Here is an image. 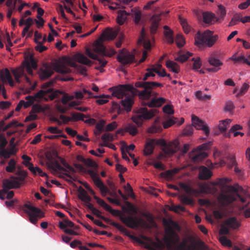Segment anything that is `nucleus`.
Here are the masks:
<instances>
[{"instance_id":"30","label":"nucleus","mask_w":250,"mask_h":250,"mask_svg":"<svg viewBox=\"0 0 250 250\" xmlns=\"http://www.w3.org/2000/svg\"><path fill=\"white\" fill-rule=\"evenodd\" d=\"M166 66L168 68H171V71L175 73H178L180 71L179 66L173 61H167L166 62Z\"/></svg>"},{"instance_id":"32","label":"nucleus","mask_w":250,"mask_h":250,"mask_svg":"<svg viewBox=\"0 0 250 250\" xmlns=\"http://www.w3.org/2000/svg\"><path fill=\"white\" fill-rule=\"evenodd\" d=\"M4 77V81H3L5 82L6 81H7L9 85L11 86H14V81L11 76L10 72L7 68H5L4 69V74H3Z\"/></svg>"},{"instance_id":"31","label":"nucleus","mask_w":250,"mask_h":250,"mask_svg":"<svg viewBox=\"0 0 250 250\" xmlns=\"http://www.w3.org/2000/svg\"><path fill=\"white\" fill-rule=\"evenodd\" d=\"M96 53L104 56L106 47L104 45L102 41H97L94 49Z\"/></svg>"},{"instance_id":"54","label":"nucleus","mask_w":250,"mask_h":250,"mask_svg":"<svg viewBox=\"0 0 250 250\" xmlns=\"http://www.w3.org/2000/svg\"><path fill=\"white\" fill-rule=\"evenodd\" d=\"M32 111L34 113H40L44 111V108L39 104H35L32 106Z\"/></svg>"},{"instance_id":"20","label":"nucleus","mask_w":250,"mask_h":250,"mask_svg":"<svg viewBox=\"0 0 250 250\" xmlns=\"http://www.w3.org/2000/svg\"><path fill=\"white\" fill-rule=\"evenodd\" d=\"M86 52L88 56L90 58L98 61V64L100 65V66L97 67L96 68L97 69L101 70V68L105 66L107 63V61L104 59L99 58L97 54L92 53L88 49H87Z\"/></svg>"},{"instance_id":"14","label":"nucleus","mask_w":250,"mask_h":250,"mask_svg":"<svg viewBox=\"0 0 250 250\" xmlns=\"http://www.w3.org/2000/svg\"><path fill=\"white\" fill-rule=\"evenodd\" d=\"M192 125L197 129L203 130L206 136H208L209 133V130L205 123L197 116L193 115L191 118Z\"/></svg>"},{"instance_id":"27","label":"nucleus","mask_w":250,"mask_h":250,"mask_svg":"<svg viewBox=\"0 0 250 250\" xmlns=\"http://www.w3.org/2000/svg\"><path fill=\"white\" fill-rule=\"evenodd\" d=\"M211 176V172L206 167H201V170L199 174V178L201 180H208Z\"/></svg>"},{"instance_id":"5","label":"nucleus","mask_w":250,"mask_h":250,"mask_svg":"<svg viewBox=\"0 0 250 250\" xmlns=\"http://www.w3.org/2000/svg\"><path fill=\"white\" fill-rule=\"evenodd\" d=\"M179 186L188 194H182L180 196L181 201L183 204L186 205H193V199L190 196H198L201 192H206V190L208 188L206 185H202L200 186L201 189L200 191L198 189L193 188L190 186L183 183H180Z\"/></svg>"},{"instance_id":"41","label":"nucleus","mask_w":250,"mask_h":250,"mask_svg":"<svg viewBox=\"0 0 250 250\" xmlns=\"http://www.w3.org/2000/svg\"><path fill=\"white\" fill-rule=\"evenodd\" d=\"M16 162L13 159H11L8 162V166L5 168V170L8 172H13L16 169Z\"/></svg>"},{"instance_id":"59","label":"nucleus","mask_w":250,"mask_h":250,"mask_svg":"<svg viewBox=\"0 0 250 250\" xmlns=\"http://www.w3.org/2000/svg\"><path fill=\"white\" fill-rule=\"evenodd\" d=\"M110 225L115 227L121 231H122L123 232H126L127 231L126 229L119 223H117L115 222H111L110 223Z\"/></svg>"},{"instance_id":"33","label":"nucleus","mask_w":250,"mask_h":250,"mask_svg":"<svg viewBox=\"0 0 250 250\" xmlns=\"http://www.w3.org/2000/svg\"><path fill=\"white\" fill-rule=\"evenodd\" d=\"M59 228L61 229H67V227L73 228L74 227V224L68 219H65L64 220V223L60 222L59 223Z\"/></svg>"},{"instance_id":"25","label":"nucleus","mask_w":250,"mask_h":250,"mask_svg":"<svg viewBox=\"0 0 250 250\" xmlns=\"http://www.w3.org/2000/svg\"><path fill=\"white\" fill-rule=\"evenodd\" d=\"M164 29H165V31L164 32L166 41L170 44L173 43L174 42V38H173V32L167 26L165 25L164 26Z\"/></svg>"},{"instance_id":"1","label":"nucleus","mask_w":250,"mask_h":250,"mask_svg":"<svg viewBox=\"0 0 250 250\" xmlns=\"http://www.w3.org/2000/svg\"><path fill=\"white\" fill-rule=\"evenodd\" d=\"M110 89L112 92V96L116 97L119 99H122L119 103L116 102H112L111 107L112 111L117 112L118 114H123L125 111L126 112L130 111L134 103L133 98L126 96L125 92L136 91L139 94L141 91L131 85H121L119 87H112Z\"/></svg>"},{"instance_id":"7","label":"nucleus","mask_w":250,"mask_h":250,"mask_svg":"<svg viewBox=\"0 0 250 250\" xmlns=\"http://www.w3.org/2000/svg\"><path fill=\"white\" fill-rule=\"evenodd\" d=\"M218 39V35H213V32L208 30L202 33L198 32L195 37V44L197 45H205L211 47Z\"/></svg>"},{"instance_id":"42","label":"nucleus","mask_w":250,"mask_h":250,"mask_svg":"<svg viewBox=\"0 0 250 250\" xmlns=\"http://www.w3.org/2000/svg\"><path fill=\"white\" fill-rule=\"evenodd\" d=\"M86 117V116L83 114L80 113H72L71 115L72 121L77 122L78 121H84V118Z\"/></svg>"},{"instance_id":"2","label":"nucleus","mask_w":250,"mask_h":250,"mask_svg":"<svg viewBox=\"0 0 250 250\" xmlns=\"http://www.w3.org/2000/svg\"><path fill=\"white\" fill-rule=\"evenodd\" d=\"M157 68L155 65H152L151 67L147 68L146 73L142 78L143 81L137 82L135 83V86L138 88H143L144 89L141 90L139 94V97L142 100H149L151 96L156 95V92L153 90L157 87H162L163 84L155 82H146L149 77L155 76V71Z\"/></svg>"},{"instance_id":"37","label":"nucleus","mask_w":250,"mask_h":250,"mask_svg":"<svg viewBox=\"0 0 250 250\" xmlns=\"http://www.w3.org/2000/svg\"><path fill=\"white\" fill-rule=\"evenodd\" d=\"M10 189H6L4 192H2L1 195H0V199L1 200H4L5 198L10 199L13 197L14 192L13 191H8Z\"/></svg>"},{"instance_id":"60","label":"nucleus","mask_w":250,"mask_h":250,"mask_svg":"<svg viewBox=\"0 0 250 250\" xmlns=\"http://www.w3.org/2000/svg\"><path fill=\"white\" fill-rule=\"evenodd\" d=\"M7 142L3 134H0V149H5Z\"/></svg>"},{"instance_id":"11","label":"nucleus","mask_w":250,"mask_h":250,"mask_svg":"<svg viewBox=\"0 0 250 250\" xmlns=\"http://www.w3.org/2000/svg\"><path fill=\"white\" fill-rule=\"evenodd\" d=\"M53 81H51L43 83L42 86V88L44 89L47 88H48L45 90H40L38 92L36 93L34 96V97L35 98V100L37 99H41L42 98H45V97L48 94H50L48 96L51 100L54 99L56 97V95L52 93L53 89L50 87L53 84Z\"/></svg>"},{"instance_id":"24","label":"nucleus","mask_w":250,"mask_h":250,"mask_svg":"<svg viewBox=\"0 0 250 250\" xmlns=\"http://www.w3.org/2000/svg\"><path fill=\"white\" fill-rule=\"evenodd\" d=\"M74 58L76 61L81 64L88 66L91 64V61L83 54L80 53L76 54L74 56Z\"/></svg>"},{"instance_id":"62","label":"nucleus","mask_w":250,"mask_h":250,"mask_svg":"<svg viewBox=\"0 0 250 250\" xmlns=\"http://www.w3.org/2000/svg\"><path fill=\"white\" fill-rule=\"evenodd\" d=\"M141 19V13L140 11L135 12L134 14V21L135 24H138L140 23Z\"/></svg>"},{"instance_id":"56","label":"nucleus","mask_w":250,"mask_h":250,"mask_svg":"<svg viewBox=\"0 0 250 250\" xmlns=\"http://www.w3.org/2000/svg\"><path fill=\"white\" fill-rule=\"evenodd\" d=\"M220 241L223 246L228 247H231L232 246L231 241L225 236L221 237L220 238Z\"/></svg>"},{"instance_id":"45","label":"nucleus","mask_w":250,"mask_h":250,"mask_svg":"<svg viewBox=\"0 0 250 250\" xmlns=\"http://www.w3.org/2000/svg\"><path fill=\"white\" fill-rule=\"evenodd\" d=\"M192 61L194 62L192 69L195 71H198L202 66L200 58L199 57L196 58H193Z\"/></svg>"},{"instance_id":"29","label":"nucleus","mask_w":250,"mask_h":250,"mask_svg":"<svg viewBox=\"0 0 250 250\" xmlns=\"http://www.w3.org/2000/svg\"><path fill=\"white\" fill-rule=\"evenodd\" d=\"M28 169L34 174H36L37 173H38L42 177H47V175L46 173L43 172L42 170L38 167H34L32 163H29Z\"/></svg>"},{"instance_id":"19","label":"nucleus","mask_w":250,"mask_h":250,"mask_svg":"<svg viewBox=\"0 0 250 250\" xmlns=\"http://www.w3.org/2000/svg\"><path fill=\"white\" fill-rule=\"evenodd\" d=\"M63 166L66 168L65 169L67 171H64L65 172H61L59 177L64 179L65 177H67L71 179L75 180L72 177V175H74L75 174L76 170L67 162Z\"/></svg>"},{"instance_id":"57","label":"nucleus","mask_w":250,"mask_h":250,"mask_svg":"<svg viewBox=\"0 0 250 250\" xmlns=\"http://www.w3.org/2000/svg\"><path fill=\"white\" fill-rule=\"evenodd\" d=\"M102 140L104 142V144L106 141H112L114 139V136L110 133H104L102 137Z\"/></svg>"},{"instance_id":"46","label":"nucleus","mask_w":250,"mask_h":250,"mask_svg":"<svg viewBox=\"0 0 250 250\" xmlns=\"http://www.w3.org/2000/svg\"><path fill=\"white\" fill-rule=\"evenodd\" d=\"M71 66L76 68L81 74L83 75L86 74V68L85 67L76 63H72Z\"/></svg>"},{"instance_id":"39","label":"nucleus","mask_w":250,"mask_h":250,"mask_svg":"<svg viewBox=\"0 0 250 250\" xmlns=\"http://www.w3.org/2000/svg\"><path fill=\"white\" fill-rule=\"evenodd\" d=\"M231 121V120L230 119H226L225 120L222 121L218 125L220 130L221 132L226 131Z\"/></svg>"},{"instance_id":"18","label":"nucleus","mask_w":250,"mask_h":250,"mask_svg":"<svg viewBox=\"0 0 250 250\" xmlns=\"http://www.w3.org/2000/svg\"><path fill=\"white\" fill-rule=\"evenodd\" d=\"M170 223L171 226H168L167 229H166V233L169 235L170 238H173L174 237H178V234L174 231L173 229L177 230H180V227L178 224L176 222H174L171 220H170Z\"/></svg>"},{"instance_id":"36","label":"nucleus","mask_w":250,"mask_h":250,"mask_svg":"<svg viewBox=\"0 0 250 250\" xmlns=\"http://www.w3.org/2000/svg\"><path fill=\"white\" fill-rule=\"evenodd\" d=\"M192 54L189 52H187L186 54L179 55L175 57V60L180 62H186L188 59L191 56Z\"/></svg>"},{"instance_id":"55","label":"nucleus","mask_w":250,"mask_h":250,"mask_svg":"<svg viewBox=\"0 0 250 250\" xmlns=\"http://www.w3.org/2000/svg\"><path fill=\"white\" fill-rule=\"evenodd\" d=\"M241 21V16L239 15H235L229 23V26H232L237 24V21Z\"/></svg>"},{"instance_id":"63","label":"nucleus","mask_w":250,"mask_h":250,"mask_svg":"<svg viewBox=\"0 0 250 250\" xmlns=\"http://www.w3.org/2000/svg\"><path fill=\"white\" fill-rule=\"evenodd\" d=\"M117 33L116 32L111 31L106 33L105 38L107 40H112L117 36Z\"/></svg>"},{"instance_id":"15","label":"nucleus","mask_w":250,"mask_h":250,"mask_svg":"<svg viewBox=\"0 0 250 250\" xmlns=\"http://www.w3.org/2000/svg\"><path fill=\"white\" fill-rule=\"evenodd\" d=\"M121 221L128 227L133 229L138 227L140 221H143L142 219H138L137 217H133L131 216L120 217Z\"/></svg>"},{"instance_id":"28","label":"nucleus","mask_w":250,"mask_h":250,"mask_svg":"<svg viewBox=\"0 0 250 250\" xmlns=\"http://www.w3.org/2000/svg\"><path fill=\"white\" fill-rule=\"evenodd\" d=\"M128 15V14L125 10H119L117 17L118 23L120 25L123 24L127 19V16Z\"/></svg>"},{"instance_id":"40","label":"nucleus","mask_w":250,"mask_h":250,"mask_svg":"<svg viewBox=\"0 0 250 250\" xmlns=\"http://www.w3.org/2000/svg\"><path fill=\"white\" fill-rule=\"evenodd\" d=\"M175 42L178 47L181 48L183 46L185 43L183 36L180 34H177L175 38Z\"/></svg>"},{"instance_id":"26","label":"nucleus","mask_w":250,"mask_h":250,"mask_svg":"<svg viewBox=\"0 0 250 250\" xmlns=\"http://www.w3.org/2000/svg\"><path fill=\"white\" fill-rule=\"evenodd\" d=\"M219 200L223 205L226 206L236 200V198L232 195L224 194L220 196Z\"/></svg>"},{"instance_id":"61","label":"nucleus","mask_w":250,"mask_h":250,"mask_svg":"<svg viewBox=\"0 0 250 250\" xmlns=\"http://www.w3.org/2000/svg\"><path fill=\"white\" fill-rule=\"evenodd\" d=\"M163 110L164 112L168 114H173L174 113L172 106L169 104H167L165 105L163 108Z\"/></svg>"},{"instance_id":"23","label":"nucleus","mask_w":250,"mask_h":250,"mask_svg":"<svg viewBox=\"0 0 250 250\" xmlns=\"http://www.w3.org/2000/svg\"><path fill=\"white\" fill-rule=\"evenodd\" d=\"M225 224L229 228L235 229H238L241 225V223L237 220L235 217H230L228 219Z\"/></svg>"},{"instance_id":"17","label":"nucleus","mask_w":250,"mask_h":250,"mask_svg":"<svg viewBox=\"0 0 250 250\" xmlns=\"http://www.w3.org/2000/svg\"><path fill=\"white\" fill-rule=\"evenodd\" d=\"M138 44L143 45L144 48L146 50H150L151 48V44L150 40L146 37L145 28H142L140 37L138 40Z\"/></svg>"},{"instance_id":"22","label":"nucleus","mask_w":250,"mask_h":250,"mask_svg":"<svg viewBox=\"0 0 250 250\" xmlns=\"http://www.w3.org/2000/svg\"><path fill=\"white\" fill-rule=\"evenodd\" d=\"M161 20L160 15H154L152 17L151 24L150 27V33L152 35L156 33Z\"/></svg>"},{"instance_id":"53","label":"nucleus","mask_w":250,"mask_h":250,"mask_svg":"<svg viewBox=\"0 0 250 250\" xmlns=\"http://www.w3.org/2000/svg\"><path fill=\"white\" fill-rule=\"evenodd\" d=\"M194 126L193 125H188L183 130V134L185 135H191L193 132Z\"/></svg>"},{"instance_id":"48","label":"nucleus","mask_w":250,"mask_h":250,"mask_svg":"<svg viewBox=\"0 0 250 250\" xmlns=\"http://www.w3.org/2000/svg\"><path fill=\"white\" fill-rule=\"evenodd\" d=\"M25 108H27L30 106L32 105L35 101V98L32 96H27L25 98Z\"/></svg>"},{"instance_id":"12","label":"nucleus","mask_w":250,"mask_h":250,"mask_svg":"<svg viewBox=\"0 0 250 250\" xmlns=\"http://www.w3.org/2000/svg\"><path fill=\"white\" fill-rule=\"evenodd\" d=\"M88 173L91 177L95 185L99 188L103 196H105L107 193H110L108 188L104 185L97 174L94 171L89 170Z\"/></svg>"},{"instance_id":"58","label":"nucleus","mask_w":250,"mask_h":250,"mask_svg":"<svg viewBox=\"0 0 250 250\" xmlns=\"http://www.w3.org/2000/svg\"><path fill=\"white\" fill-rule=\"evenodd\" d=\"M52 169L55 171H66L67 170L61 166V165L58 162H56L54 166L52 167Z\"/></svg>"},{"instance_id":"35","label":"nucleus","mask_w":250,"mask_h":250,"mask_svg":"<svg viewBox=\"0 0 250 250\" xmlns=\"http://www.w3.org/2000/svg\"><path fill=\"white\" fill-rule=\"evenodd\" d=\"M125 132H128L132 136L136 135L138 133V129L135 125L129 124L125 128Z\"/></svg>"},{"instance_id":"38","label":"nucleus","mask_w":250,"mask_h":250,"mask_svg":"<svg viewBox=\"0 0 250 250\" xmlns=\"http://www.w3.org/2000/svg\"><path fill=\"white\" fill-rule=\"evenodd\" d=\"M208 62L211 65L215 67H219L223 65L222 62L220 60L212 56L208 58Z\"/></svg>"},{"instance_id":"9","label":"nucleus","mask_w":250,"mask_h":250,"mask_svg":"<svg viewBox=\"0 0 250 250\" xmlns=\"http://www.w3.org/2000/svg\"><path fill=\"white\" fill-rule=\"evenodd\" d=\"M22 209L29 216L30 222L36 224L38 218H42L44 216V212L40 208L33 206L30 202L25 203L22 207Z\"/></svg>"},{"instance_id":"34","label":"nucleus","mask_w":250,"mask_h":250,"mask_svg":"<svg viewBox=\"0 0 250 250\" xmlns=\"http://www.w3.org/2000/svg\"><path fill=\"white\" fill-rule=\"evenodd\" d=\"M179 22L183 27L184 31L185 33L188 34L190 30V27L189 26L186 19H184L181 16L179 17Z\"/></svg>"},{"instance_id":"44","label":"nucleus","mask_w":250,"mask_h":250,"mask_svg":"<svg viewBox=\"0 0 250 250\" xmlns=\"http://www.w3.org/2000/svg\"><path fill=\"white\" fill-rule=\"evenodd\" d=\"M13 148L10 151H8L6 149H2L0 150V155L2 156L5 159L9 158L11 155H13L15 153L13 151Z\"/></svg>"},{"instance_id":"50","label":"nucleus","mask_w":250,"mask_h":250,"mask_svg":"<svg viewBox=\"0 0 250 250\" xmlns=\"http://www.w3.org/2000/svg\"><path fill=\"white\" fill-rule=\"evenodd\" d=\"M149 165L153 166L155 168L164 170V167L163 164L160 162H156L155 160L152 159L151 162L149 163Z\"/></svg>"},{"instance_id":"51","label":"nucleus","mask_w":250,"mask_h":250,"mask_svg":"<svg viewBox=\"0 0 250 250\" xmlns=\"http://www.w3.org/2000/svg\"><path fill=\"white\" fill-rule=\"evenodd\" d=\"M94 198L96 200L97 203L105 209L109 208V205L106 203L103 200L95 195L94 196Z\"/></svg>"},{"instance_id":"3","label":"nucleus","mask_w":250,"mask_h":250,"mask_svg":"<svg viewBox=\"0 0 250 250\" xmlns=\"http://www.w3.org/2000/svg\"><path fill=\"white\" fill-rule=\"evenodd\" d=\"M156 145L160 146L162 150L167 156L173 155L179 150V142L177 140L167 143L162 139H150L145 145L144 154L145 156L152 154Z\"/></svg>"},{"instance_id":"6","label":"nucleus","mask_w":250,"mask_h":250,"mask_svg":"<svg viewBox=\"0 0 250 250\" xmlns=\"http://www.w3.org/2000/svg\"><path fill=\"white\" fill-rule=\"evenodd\" d=\"M27 176L25 171H20L18 176H12L10 179H4L2 183V189L0 190V195L2 192H5L6 189L19 188L24 182Z\"/></svg>"},{"instance_id":"52","label":"nucleus","mask_w":250,"mask_h":250,"mask_svg":"<svg viewBox=\"0 0 250 250\" xmlns=\"http://www.w3.org/2000/svg\"><path fill=\"white\" fill-rule=\"evenodd\" d=\"M203 17L204 21L208 23L210 22L213 18L212 14L209 12L203 13Z\"/></svg>"},{"instance_id":"21","label":"nucleus","mask_w":250,"mask_h":250,"mask_svg":"<svg viewBox=\"0 0 250 250\" xmlns=\"http://www.w3.org/2000/svg\"><path fill=\"white\" fill-rule=\"evenodd\" d=\"M156 95L151 97L153 98L147 104V105L149 107H160L166 102V99L164 98H156V97L158 95V93L156 92Z\"/></svg>"},{"instance_id":"47","label":"nucleus","mask_w":250,"mask_h":250,"mask_svg":"<svg viewBox=\"0 0 250 250\" xmlns=\"http://www.w3.org/2000/svg\"><path fill=\"white\" fill-rule=\"evenodd\" d=\"M81 161L88 167H97V165L95 162L90 159H85L83 157H81Z\"/></svg>"},{"instance_id":"8","label":"nucleus","mask_w":250,"mask_h":250,"mask_svg":"<svg viewBox=\"0 0 250 250\" xmlns=\"http://www.w3.org/2000/svg\"><path fill=\"white\" fill-rule=\"evenodd\" d=\"M157 113V110L155 109L148 110L146 107H141L136 111V114L132 116V120L138 127H140L142 126L144 120L152 118Z\"/></svg>"},{"instance_id":"10","label":"nucleus","mask_w":250,"mask_h":250,"mask_svg":"<svg viewBox=\"0 0 250 250\" xmlns=\"http://www.w3.org/2000/svg\"><path fill=\"white\" fill-rule=\"evenodd\" d=\"M212 145V143L209 142L199 146L189 153V158L194 163H198L208 156L206 152L203 150H207Z\"/></svg>"},{"instance_id":"49","label":"nucleus","mask_w":250,"mask_h":250,"mask_svg":"<svg viewBox=\"0 0 250 250\" xmlns=\"http://www.w3.org/2000/svg\"><path fill=\"white\" fill-rule=\"evenodd\" d=\"M25 108H27L30 106L32 105L35 101V98L32 96H27L25 98Z\"/></svg>"},{"instance_id":"43","label":"nucleus","mask_w":250,"mask_h":250,"mask_svg":"<svg viewBox=\"0 0 250 250\" xmlns=\"http://www.w3.org/2000/svg\"><path fill=\"white\" fill-rule=\"evenodd\" d=\"M80 198L82 201L90 202L91 201V197L87 195L86 191L83 189L80 193Z\"/></svg>"},{"instance_id":"16","label":"nucleus","mask_w":250,"mask_h":250,"mask_svg":"<svg viewBox=\"0 0 250 250\" xmlns=\"http://www.w3.org/2000/svg\"><path fill=\"white\" fill-rule=\"evenodd\" d=\"M12 73L14 76L16 82L17 83H21L20 78L22 77L24 78L27 83H30L29 78L25 74L24 67L21 66L16 69H13L12 70Z\"/></svg>"},{"instance_id":"64","label":"nucleus","mask_w":250,"mask_h":250,"mask_svg":"<svg viewBox=\"0 0 250 250\" xmlns=\"http://www.w3.org/2000/svg\"><path fill=\"white\" fill-rule=\"evenodd\" d=\"M117 127V124L116 122H113L108 124L105 128L107 131H112L114 130Z\"/></svg>"},{"instance_id":"4","label":"nucleus","mask_w":250,"mask_h":250,"mask_svg":"<svg viewBox=\"0 0 250 250\" xmlns=\"http://www.w3.org/2000/svg\"><path fill=\"white\" fill-rule=\"evenodd\" d=\"M54 71L61 74H68L71 71L64 64L57 62L53 64V68L47 63L43 64L39 71V75L41 79L45 80L53 74Z\"/></svg>"},{"instance_id":"13","label":"nucleus","mask_w":250,"mask_h":250,"mask_svg":"<svg viewBox=\"0 0 250 250\" xmlns=\"http://www.w3.org/2000/svg\"><path fill=\"white\" fill-rule=\"evenodd\" d=\"M119 62L124 65L131 63L135 61V56L129 52H124L122 50L117 57Z\"/></svg>"}]
</instances>
